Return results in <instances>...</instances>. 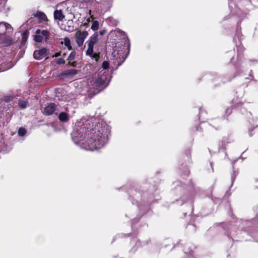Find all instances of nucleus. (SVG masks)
Masks as SVG:
<instances>
[{
    "instance_id": "1",
    "label": "nucleus",
    "mask_w": 258,
    "mask_h": 258,
    "mask_svg": "<svg viewBox=\"0 0 258 258\" xmlns=\"http://www.w3.org/2000/svg\"><path fill=\"white\" fill-rule=\"evenodd\" d=\"M93 117L83 118L76 125L72 134L76 144H79L82 148L93 151L103 147L106 143L109 130L105 124L98 122L93 126Z\"/></svg>"
},
{
    "instance_id": "2",
    "label": "nucleus",
    "mask_w": 258,
    "mask_h": 258,
    "mask_svg": "<svg viewBox=\"0 0 258 258\" xmlns=\"http://www.w3.org/2000/svg\"><path fill=\"white\" fill-rule=\"evenodd\" d=\"M108 67L109 62L107 61H103L102 64L103 70L99 72L97 79L91 82L93 88L96 90V93H98L106 88L110 82V76L106 71Z\"/></svg>"
},
{
    "instance_id": "3",
    "label": "nucleus",
    "mask_w": 258,
    "mask_h": 258,
    "mask_svg": "<svg viewBox=\"0 0 258 258\" xmlns=\"http://www.w3.org/2000/svg\"><path fill=\"white\" fill-rule=\"evenodd\" d=\"M98 39V34L97 33H95L90 37L89 40L87 42L88 43V49L86 51V54L92 58H97L98 57L97 54L93 53L94 45L97 42Z\"/></svg>"
},
{
    "instance_id": "4",
    "label": "nucleus",
    "mask_w": 258,
    "mask_h": 258,
    "mask_svg": "<svg viewBox=\"0 0 258 258\" xmlns=\"http://www.w3.org/2000/svg\"><path fill=\"white\" fill-rule=\"evenodd\" d=\"M13 32V28L11 26L6 22H0V37L5 38L9 41H12V38L10 37V34Z\"/></svg>"
},
{
    "instance_id": "5",
    "label": "nucleus",
    "mask_w": 258,
    "mask_h": 258,
    "mask_svg": "<svg viewBox=\"0 0 258 258\" xmlns=\"http://www.w3.org/2000/svg\"><path fill=\"white\" fill-rule=\"evenodd\" d=\"M34 36V39L37 42H41L44 40L46 44L49 43V40L50 36V33L47 30L37 29Z\"/></svg>"
},
{
    "instance_id": "6",
    "label": "nucleus",
    "mask_w": 258,
    "mask_h": 258,
    "mask_svg": "<svg viewBox=\"0 0 258 258\" xmlns=\"http://www.w3.org/2000/svg\"><path fill=\"white\" fill-rule=\"evenodd\" d=\"M88 36V32L86 31L83 32L78 31L76 33V42L79 47L83 45L85 40Z\"/></svg>"
},
{
    "instance_id": "7",
    "label": "nucleus",
    "mask_w": 258,
    "mask_h": 258,
    "mask_svg": "<svg viewBox=\"0 0 258 258\" xmlns=\"http://www.w3.org/2000/svg\"><path fill=\"white\" fill-rule=\"evenodd\" d=\"M48 52V49L46 48H43L34 51L33 56L35 59L40 60L47 55Z\"/></svg>"
},
{
    "instance_id": "8",
    "label": "nucleus",
    "mask_w": 258,
    "mask_h": 258,
    "mask_svg": "<svg viewBox=\"0 0 258 258\" xmlns=\"http://www.w3.org/2000/svg\"><path fill=\"white\" fill-rule=\"evenodd\" d=\"M56 106L54 103H50L45 106L43 110V113L46 115L52 114L56 110Z\"/></svg>"
},
{
    "instance_id": "9",
    "label": "nucleus",
    "mask_w": 258,
    "mask_h": 258,
    "mask_svg": "<svg viewBox=\"0 0 258 258\" xmlns=\"http://www.w3.org/2000/svg\"><path fill=\"white\" fill-rule=\"evenodd\" d=\"M59 120L63 122H67L70 119V115L65 112H60L58 116Z\"/></svg>"
},
{
    "instance_id": "10",
    "label": "nucleus",
    "mask_w": 258,
    "mask_h": 258,
    "mask_svg": "<svg viewBox=\"0 0 258 258\" xmlns=\"http://www.w3.org/2000/svg\"><path fill=\"white\" fill-rule=\"evenodd\" d=\"M64 16L62 14L61 10H56L54 12V18L55 20L58 21H62L64 18Z\"/></svg>"
},
{
    "instance_id": "11",
    "label": "nucleus",
    "mask_w": 258,
    "mask_h": 258,
    "mask_svg": "<svg viewBox=\"0 0 258 258\" xmlns=\"http://www.w3.org/2000/svg\"><path fill=\"white\" fill-rule=\"evenodd\" d=\"M78 73V71L76 69H71L69 70H67L64 71L62 74L63 76H66L67 77H72L75 75H76Z\"/></svg>"
},
{
    "instance_id": "12",
    "label": "nucleus",
    "mask_w": 258,
    "mask_h": 258,
    "mask_svg": "<svg viewBox=\"0 0 258 258\" xmlns=\"http://www.w3.org/2000/svg\"><path fill=\"white\" fill-rule=\"evenodd\" d=\"M63 41L61 42V43L64 44V45L68 48V50H72V47L71 46L70 39L68 37H65L63 39Z\"/></svg>"
},
{
    "instance_id": "13",
    "label": "nucleus",
    "mask_w": 258,
    "mask_h": 258,
    "mask_svg": "<svg viewBox=\"0 0 258 258\" xmlns=\"http://www.w3.org/2000/svg\"><path fill=\"white\" fill-rule=\"evenodd\" d=\"M130 46V43H128L127 46V53L125 55V56H124V55H122L121 52H119V51L118 52H116V54L117 55V57H119L120 58V56H121L122 58H123L122 61L125 59V58L126 57V56L129 52ZM113 55L114 56H116V52L115 50L113 52Z\"/></svg>"
},
{
    "instance_id": "14",
    "label": "nucleus",
    "mask_w": 258,
    "mask_h": 258,
    "mask_svg": "<svg viewBox=\"0 0 258 258\" xmlns=\"http://www.w3.org/2000/svg\"><path fill=\"white\" fill-rule=\"evenodd\" d=\"M35 16L37 17L41 22L47 20L46 16L43 13L38 12L36 14Z\"/></svg>"
},
{
    "instance_id": "15",
    "label": "nucleus",
    "mask_w": 258,
    "mask_h": 258,
    "mask_svg": "<svg viewBox=\"0 0 258 258\" xmlns=\"http://www.w3.org/2000/svg\"><path fill=\"white\" fill-rule=\"evenodd\" d=\"M28 102L25 100H19L18 102L19 106L21 109L25 108L27 106Z\"/></svg>"
},
{
    "instance_id": "16",
    "label": "nucleus",
    "mask_w": 258,
    "mask_h": 258,
    "mask_svg": "<svg viewBox=\"0 0 258 258\" xmlns=\"http://www.w3.org/2000/svg\"><path fill=\"white\" fill-rule=\"evenodd\" d=\"M91 28L93 31H96L99 28V22L97 21L93 22Z\"/></svg>"
},
{
    "instance_id": "17",
    "label": "nucleus",
    "mask_w": 258,
    "mask_h": 258,
    "mask_svg": "<svg viewBox=\"0 0 258 258\" xmlns=\"http://www.w3.org/2000/svg\"><path fill=\"white\" fill-rule=\"evenodd\" d=\"M76 55V52L75 51H73L71 52V53L69 54L67 60L69 61H72L73 60L75 57Z\"/></svg>"
},
{
    "instance_id": "18",
    "label": "nucleus",
    "mask_w": 258,
    "mask_h": 258,
    "mask_svg": "<svg viewBox=\"0 0 258 258\" xmlns=\"http://www.w3.org/2000/svg\"><path fill=\"white\" fill-rule=\"evenodd\" d=\"M26 133V130L24 128H20L18 131V135L20 136H24Z\"/></svg>"
},
{
    "instance_id": "19",
    "label": "nucleus",
    "mask_w": 258,
    "mask_h": 258,
    "mask_svg": "<svg viewBox=\"0 0 258 258\" xmlns=\"http://www.w3.org/2000/svg\"><path fill=\"white\" fill-rule=\"evenodd\" d=\"M65 61L63 58H59L57 60L56 63L57 64H63L64 63Z\"/></svg>"
},
{
    "instance_id": "20",
    "label": "nucleus",
    "mask_w": 258,
    "mask_h": 258,
    "mask_svg": "<svg viewBox=\"0 0 258 258\" xmlns=\"http://www.w3.org/2000/svg\"><path fill=\"white\" fill-rule=\"evenodd\" d=\"M77 62L76 61L72 62L71 61H69L68 62V64L72 67H76Z\"/></svg>"
},
{
    "instance_id": "21",
    "label": "nucleus",
    "mask_w": 258,
    "mask_h": 258,
    "mask_svg": "<svg viewBox=\"0 0 258 258\" xmlns=\"http://www.w3.org/2000/svg\"><path fill=\"white\" fill-rule=\"evenodd\" d=\"M60 55V52H56L55 53L53 56L52 57H58L59 56V55Z\"/></svg>"
},
{
    "instance_id": "22",
    "label": "nucleus",
    "mask_w": 258,
    "mask_h": 258,
    "mask_svg": "<svg viewBox=\"0 0 258 258\" xmlns=\"http://www.w3.org/2000/svg\"><path fill=\"white\" fill-rule=\"evenodd\" d=\"M105 33H106V31L105 30H101L99 32L100 35H103Z\"/></svg>"
},
{
    "instance_id": "23",
    "label": "nucleus",
    "mask_w": 258,
    "mask_h": 258,
    "mask_svg": "<svg viewBox=\"0 0 258 258\" xmlns=\"http://www.w3.org/2000/svg\"><path fill=\"white\" fill-rule=\"evenodd\" d=\"M92 18V16H91L90 17V18H88V19H87V21L88 22H89L90 21V19H91V18Z\"/></svg>"
},
{
    "instance_id": "24",
    "label": "nucleus",
    "mask_w": 258,
    "mask_h": 258,
    "mask_svg": "<svg viewBox=\"0 0 258 258\" xmlns=\"http://www.w3.org/2000/svg\"><path fill=\"white\" fill-rule=\"evenodd\" d=\"M249 135L250 136H251L252 135L251 131H249Z\"/></svg>"
},
{
    "instance_id": "25",
    "label": "nucleus",
    "mask_w": 258,
    "mask_h": 258,
    "mask_svg": "<svg viewBox=\"0 0 258 258\" xmlns=\"http://www.w3.org/2000/svg\"><path fill=\"white\" fill-rule=\"evenodd\" d=\"M91 10H89V14L90 15H91Z\"/></svg>"
},
{
    "instance_id": "26",
    "label": "nucleus",
    "mask_w": 258,
    "mask_h": 258,
    "mask_svg": "<svg viewBox=\"0 0 258 258\" xmlns=\"http://www.w3.org/2000/svg\"><path fill=\"white\" fill-rule=\"evenodd\" d=\"M24 35H25V34H23V39L24 38Z\"/></svg>"
},
{
    "instance_id": "27",
    "label": "nucleus",
    "mask_w": 258,
    "mask_h": 258,
    "mask_svg": "<svg viewBox=\"0 0 258 258\" xmlns=\"http://www.w3.org/2000/svg\"><path fill=\"white\" fill-rule=\"evenodd\" d=\"M63 55L64 56L66 55V53H63Z\"/></svg>"
}]
</instances>
